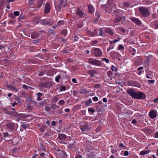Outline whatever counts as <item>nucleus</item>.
<instances>
[{
	"label": "nucleus",
	"instance_id": "ddd939ff",
	"mask_svg": "<svg viewBox=\"0 0 158 158\" xmlns=\"http://www.w3.org/2000/svg\"><path fill=\"white\" fill-rule=\"evenodd\" d=\"M116 5L114 0H109V6L111 7L110 9L114 8L115 7Z\"/></svg>",
	"mask_w": 158,
	"mask_h": 158
},
{
	"label": "nucleus",
	"instance_id": "f8f14e48",
	"mask_svg": "<svg viewBox=\"0 0 158 158\" xmlns=\"http://www.w3.org/2000/svg\"><path fill=\"white\" fill-rule=\"evenodd\" d=\"M88 126V125L86 124L81 127L80 128L82 131L84 132L89 131V129Z\"/></svg>",
	"mask_w": 158,
	"mask_h": 158
},
{
	"label": "nucleus",
	"instance_id": "0eeeda50",
	"mask_svg": "<svg viewBox=\"0 0 158 158\" xmlns=\"http://www.w3.org/2000/svg\"><path fill=\"white\" fill-rule=\"evenodd\" d=\"M65 74L66 73L65 72H63L60 73L59 75H58L56 77V82H58L59 81L60 79L61 78V77H62L63 78H64L65 77L64 76H63V75H65Z\"/></svg>",
	"mask_w": 158,
	"mask_h": 158
},
{
	"label": "nucleus",
	"instance_id": "79ce46f5",
	"mask_svg": "<svg viewBox=\"0 0 158 158\" xmlns=\"http://www.w3.org/2000/svg\"><path fill=\"white\" fill-rule=\"evenodd\" d=\"M129 155V152L127 151H125L124 152V155L125 156H127Z\"/></svg>",
	"mask_w": 158,
	"mask_h": 158
},
{
	"label": "nucleus",
	"instance_id": "f3484780",
	"mask_svg": "<svg viewBox=\"0 0 158 158\" xmlns=\"http://www.w3.org/2000/svg\"><path fill=\"white\" fill-rule=\"evenodd\" d=\"M128 83L129 85L132 86H135L138 84L137 82H135L132 81H128Z\"/></svg>",
	"mask_w": 158,
	"mask_h": 158
},
{
	"label": "nucleus",
	"instance_id": "4be33fe9",
	"mask_svg": "<svg viewBox=\"0 0 158 158\" xmlns=\"http://www.w3.org/2000/svg\"><path fill=\"white\" fill-rule=\"evenodd\" d=\"M100 14L99 12H98V11H96V12L95 15L96 16V17L95 19V21H96V22L98 20L100 16Z\"/></svg>",
	"mask_w": 158,
	"mask_h": 158
},
{
	"label": "nucleus",
	"instance_id": "6ab92c4d",
	"mask_svg": "<svg viewBox=\"0 0 158 158\" xmlns=\"http://www.w3.org/2000/svg\"><path fill=\"white\" fill-rule=\"evenodd\" d=\"M58 138L60 139L64 140L66 138V136L64 134H61L58 136Z\"/></svg>",
	"mask_w": 158,
	"mask_h": 158
},
{
	"label": "nucleus",
	"instance_id": "8fccbe9b",
	"mask_svg": "<svg viewBox=\"0 0 158 158\" xmlns=\"http://www.w3.org/2000/svg\"><path fill=\"white\" fill-rule=\"evenodd\" d=\"M45 110L46 111H49L50 110V108L48 106H47L45 107Z\"/></svg>",
	"mask_w": 158,
	"mask_h": 158
},
{
	"label": "nucleus",
	"instance_id": "bf43d9fd",
	"mask_svg": "<svg viewBox=\"0 0 158 158\" xmlns=\"http://www.w3.org/2000/svg\"><path fill=\"white\" fill-rule=\"evenodd\" d=\"M34 4V2H30L29 1V4L30 6H32V5L33 4Z\"/></svg>",
	"mask_w": 158,
	"mask_h": 158
},
{
	"label": "nucleus",
	"instance_id": "7ed1b4c3",
	"mask_svg": "<svg viewBox=\"0 0 158 158\" xmlns=\"http://www.w3.org/2000/svg\"><path fill=\"white\" fill-rule=\"evenodd\" d=\"M88 62L90 64L97 66H101V63L98 60L94 58H90L88 59Z\"/></svg>",
	"mask_w": 158,
	"mask_h": 158
},
{
	"label": "nucleus",
	"instance_id": "ea45409f",
	"mask_svg": "<svg viewBox=\"0 0 158 158\" xmlns=\"http://www.w3.org/2000/svg\"><path fill=\"white\" fill-rule=\"evenodd\" d=\"M75 158H82V157L81 155L79 154H77L76 155Z\"/></svg>",
	"mask_w": 158,
	"mask_h": 158
},
{
	"label": "nucleus",
	"instance_id": "6e6d98bb",
	"mask_svg": "<svg viewBox=\"0 0 158 158\" xmlns=\"http://www.w3.org/2000/svg\"><path fill=\"white\" fill-rule=\"evenodd\" d=\"M72 81L74 83H76L77 82L76 79L74 78L72 79Z\"/></svg>",
	"mask_w": 158,
	"mask_h": 158
},
{
	"label": "nucleus",
	"instance_id": "1a4fd4ad",
	"mask_svg": "<svg viewBox=\"0 0 158 158\" xmlns=\"http://www.w3.org/2000/svg\"><path fill=\"white\" fill-rule=\"evenodd\" d=\"M123 19V17L121 16H115L114 18L113 22L115 23H118L120 22Z\"/></svg>",
	"mask_w": 158,
	"mask_h": 158
},
{
	"label": "nucleus",
	"instance_id": "09e8293b",
	"mask_svg": "<svg viewBox=\"0 0 158 158\" xmlns=\"http://www.w3.org/2000/svg\"><path fill=\"white\" fill-rule=\"evenodd\" d=\"M88 110L90 112L92 113H93L94 112V110L91 108H89L88 109Z\"/></svg>",
	"mask_w": 158,
	"mask_h": 158
},
{
	"label": "nucleus",
	"instance_id": "423d86ee",
	"mask_svg": "<svg viewBox=\"0 0 158 158\" xmlns=\"http://www.w3.org/2000/svg\"><path fill=\"white\" fill-rule=\"evenodd\" d=\"M131 20L138 25H139L141 24V21L138 18L133 17L131 18Z\"/></svg>",
	"mask_w": 158,
	"mask_h": 158
},
{
	"label": "nucleus",
	"instance_id": "e2e57ef3",
	"mask_svg": "<svg viewBox=\"0 0 158 158\" xmlns=\"http://www.w3.org/2000/svg\"><path fill=\"white\" fill-rule=\"evenodd\" d=\"M154 102H158V98H157L156 99H154Z\"/></svg>",
	"mask_w": 158,
	"mask_h": 158
},
{
	"label": "nucleus",
	"instance_id": "c85d7f7f",
	"mask_svg": "<svg viewBox=\"0 0 158 158\" xmlns=\"http://www.w3.org/2000/svg\"><path fill=\"white\" fill-rule=\"evenodd\" d=\"M118 48L119 50H120L123 49H124V47L123 45L121 44H119L118 46Z\"/></svg>",
	"mask_w": 158,
	"mask_h": 158
},
{
	"label": "nucleus",
	"instance_id": "b1692460",
	"mask_svg": "<svg viewBox=\"0 0 158 158\" xmlns=\"http://www.w3.org/2000/svg\"><path fill=\"white\" fill-rule=\"evenodd\" d=\"M92 100L90 98L88 101H87L85 102V105L87 106H89V104L92 103Z\"/></svg>",
	"mask_w": 158,
	"mask_h": 158
},
{
	"label": "nucleus",
	"instance_id": "f257e3e1",
	"mask_svg": "<svg viewBox=\"0 0 158 158\" xmlns=\"http://www.w3.org/2000/svg\"><path fill=\"white\" fill-rule=\"evenodd\" d=\"M127 92L132 97L137 99H144L146 98L145 94L141 92L136 91L133 89H129L127 90Z\"/></svg>",
	"mask_w": 158,
	"mask_h": 158
},
{
	"label": "nucleus",
	"instance_id": "dca6fc26",
	"mask_svg": "<svg viewBox=\"0 0 158 158\" xmlns=\"http://www.w3.org/2000/svg\"><path fill=\"white\" fill-rule=\"evenodd\" d=\"M151 152V150H144L143 151H141L140 152V155L142 156L144 155L145 154H148Z\"/></svg>",
	"mask_w": 158,
	"mask_h": 158
},
{
	"label": "nucleus",
	"instance_id": "13d9d810",
	"mask_svg": "<svg viewBox=\"0 0 158 158\" xmlns=\"http://www.w3.org/2000/svg\"><path fill=\"white\" fill-rule=\"evenodd\" d=\"M61 89H60V91H62V90H65V87H64V86H62L61 88Z\"/></svg>",
	"mask_w": 158,
	"mask_h": 158
},
{
	"label": "nucleus",
	"instance_id": "9b49d317",
	"mask_svg": "<svg viewBox=\"0 0 158 158\" xmlns=\"http://www.w3.org/2000/svg\"><path fill=\"white\" fill-rule=\"evenodd\" d=\"M156 115L155 111L152 110L149 113V116L152 118H154L156 117Z\"/></svg>",
	"mask_w": 158,
	"mask_h": 158
},
{
	"label": "nucleus",
	"instance_id": "aec40b11",
	"mask_svg": "<svg viewBox=\"0 0 158 158\" xmlns=\"http://www.w3.org/2000/svg\"><path fill=\"white\" fill-rule=\"evenodd\" d=\"M10 114H12L15 117H20L21 114L19 113H18L17 112H14Z\"/></svg>",
	"mask_w": 158,
	"mask_h": 158
},
{
	"label": "nucleus",
	"instance_id": "49530a36",
	"mask_svg": "<svg viewBox=\"0 0 158 158\" xmlns=\"http://www.w3.org/2000/svg\"><path fill=\"white\" fill-rule=\"evenodd\" d=\"M157 15L155 14H153L152 15V17L153 19H155L157 18Z\"/></svg>",
	"mask_w": 158,
	"mask_h": 158
},
{
	"label": "nucleus",
	"instance_id": "6e6552de",
	"mask_svg": "<svg viewBox=\"0 0 158 158\" xmlns=\"http://www.w3.org/2000/svg\"><path fill=\"white\" fill-rule=\"evenodd\" d=\"M50 9V4L49 3H46L45 5L44 8V12L45 14L48 13Z\"/></svg>",
	"mask_w": 158,
	"mask_h": 158
},
{
	"label": "nucleus",
	"instance_id": "a211bd4d",
	"mask_svg": "<svg viewBox=\"0 0 158 158\" xmlns=\"http://www.w3.org/2000/svg\"><path fill=\"white\" fill-rule=\"evenodd\" d=\"M118 54L115 52H110V56L113 58H115L117 56Z\"/></svg>",
	"mask_w": 158,
	"mask_h": 158
},
{
	"label": "nucleus",
	"instance_id": "0e129e2a",
	"mask_svg": "<svg viewBox=\"0 0 158 158\" xmlns=\"http://www.w3.org/2000/svg\"><path fill=\"white\" fill-rule=\"evenodd\" d=\"M17 104L18 103L17 102H14L12 104V106L14 107L15 106L17 105Z\"/></svg>",
	"mask_w": 158,
	"mask_h": 158
},
{
	"label": "nucleus",
	"instance_id": "052dcab7",
	"mask_svg": "<svg viewBox=\"0 0 158 158\" xmlns=\"http://www.w3.org/2000/svg\"><path fill=\"white\" fill-rule=\"evenodd\" d=\"M103 101L104 102H107V99L106 98H103Z\"/></svg>",
	"mask_w": 158,
	"mask_h": 158
},
{
	"label": "nucleus",
	"instance_id": "69168bd1",
	"mask_svg": "<svg viewBox=\"0 0 158 158\" xmlns=\"http://www.w3.org/2000/svg\"><path fill=\"white\" fill-rule=\"evenodd\" d=\"M97 42L96 41L94 40L92 42V44H96L97 43Z\"/></svg>",
	"mask_w": 158,
	"mask_h": 158
},
{
	"label": "nucleus",
	"instance_id": "cd10ccee",
	"mask_svg": "<svg viewBox=\"0 0 158 158\" xmlns=\"http://www.w3.org/2000/svg\"><path fill=\"white\" fill-rule=\"evenodd\" d=\"M111 69L113 71L115 72L117 71V68L113 65L112 66Z\"/></svg>",
	"mask_w": 158,
	"mask_h": 158
},
{
	"label": "nucleus",
	"instance_id": "4d7b16f0",
	"mask_svg": "<svg viewBox=\"0 0 158 158\" xmlns=\"http://www.w3.org/2000/svg\"><path fill=\"white\" fill-rule=\"evenodd\" d=\"M155 137V138H157L158 137V132H157L156 133Z\"/></svg>",
	"mask_w": 158,
	"mask_h": 158
},
{
	"label": "nucleus",
	"instance_id": "2eb2a0df",
	"mask_svg": "<svg viewBox=\"0 0 158 158\" xmlns=\"http://www.w3.org/2000/svg\"><path fill=\"white\" fill-rule=\"evenodd\" d=\"M15 124L12 122L6 124V126L7 127L11 129L13 128Z\"/></svg>",
	"mask_w": 158,
	"mask_h": 158
},
{
	"label": "nucleus",
	"instance_id": "7c9ffc66",
	"mask_svg": "<svg viewBox=\"0 0 158 158\" xmlns=\"http://www.w3.org/2000/svg\"><path fill=\"white\" fill-rule=\"evenodd\" d=\"M14 15L17 16L19 15V12L18 11H15L13 13Z\"/></svg>",
	"mask_w": 158,
	"mask_h": 158
},
{
	"label": "nucleus",
	"instance_id": "f03ea898",
	"mask_svg": "<svg viewBox=\"0 0 158 158\" xmlns=\"http://www.w3.org/2000/svg\"><path fill=\"white\" fill-rule=\"evenodd\" d=\"M139 10L140 14L143 17H147L150 15L149 10L147 8L140 6L139 7Z\"/></svg>",
	"mask_w": 158,
	"mask_h": 158
},
{
	"label": "nucleus",
	"instance_id": "72a5a7b5",
	"mask_svg": "<svg viewBox=\"0 0 158 158\" xmlns=\"http://www.w3.org/2000/svg\"><path fill=\"white\" fill-rule=\"evenodd\" d=\"M154 25L156 27L158 28V21L154 22Z\"/></svg>",
	"mask_w": 158,
	"mask_h": 158
},
{
	"label": "nucleus",
	"instance_id": "603ef678",
	"mask_svg": "<svg viewBox=\"0 0 158 158\" xmlns=\"http://www.w3.org/2000/svg\"><path fill=\"white\" fill-rule=\"evenodd\" d=\"M114 34L113 32L111 30L109 29V34L112 35Z\"/></svg>",
	"mask_w": 158,
	"mask_h": 158
},
{
	"label": "nucleus",
	"instance_id": "4468645a",
	"mask_svg": "<svg viewBox=\"0 0 158 158\" xmlns=\"http://www.w3.org/2000/svg\"><path fill=\"white\" fill-rule=\"evenodd\" d=\"M89 12L90 13H92L94 11V7L91 5H89L88 6Z\"/></svg>",
	"mask_w": 158,
	"mask_h": 158
},
{
	"label": "nucleus",
	"instance_id": "c9c22d12",
	"mask_svg": "<svg viewBox=\"0 0 158 158\" xmlns=\"http://www.w3.org/2000/svg\"><path fill=\"white\" fill-rule=\"evenodd\" d=\"M45 104L44 102L39 103V105L40 107H43Z\"/></svg>",
	"mask_w": 158,
	"mask_h": 158
},
{
	"label": "nucleus",
	"instance_id": "39448f33",
	"mask_svg": "<svg viewBox=\"0 0 158 158\" xmlns=\"http://www.w3.org/2000/svg\"><path fill=\"white\" fill-rule=\"evenodd\" d=\"M113 13L116 16H122L124 13V12L122 10L119 9L114 10Z\"/></svg>",
	"mask_w": 158,
	"mask_h": 158
},
{
	"label": "nucleus",
	"instance_id": "2f4dec72",
	"mask_svg": "<svg viewBox=\"0 0 158 158\" xmlns=\"http://www.w3.org/2000/svg\"><path fill=\"white\" fill-rule=\"evenodd\" d=\"M146 72L147 73V74L149 76L151 75L152 73V72L149 70H147Z\"/></svg>",
	"mask_w": 158,
	"mask_h": 158
},
{
	"label": "nucleus",
	"instance_id": "de8ad7c7",
	"mask_svg": "<svg viewBox=\"0 0 158 158\" xmlns=\"http://www.w3.org/2000/svg\"><path fill=\"white\" fill-rule=\"evenodd\" d=\"M120 30L121 31L123 32H124L125 31V29L123 27H120Z\"/></svg>",
	"mask_w": 158,
	"mask_h": 158
},
{
	"label": "nucleus",
	"instance_id": "4c0bfd02",
	"mask_svg": "<svg viewBox=\"0 0 158 158\" xmlns=\"http://www.w3.org/2000/svg\"><path fill=\"white\" fill-rule=\"evenodd\" d=\"M102 61H105L106 63H109V60L105 58H102Z\"/></svg>",
	"mask_w": 158,
	"mask_h": 158
},
{
	"label": "nucleus",
	"instance_id": "c756f323",
	"mask_svg": "<svg viewBox=\"0 0 158 158\" xmlns=\"http://www.w3.org/2000/svg\"><path fill=\"white\" fill-rule=\"evenodd\" d=\"M61 33L64 35H66L67 34V31L66 29L63 30L61 32Z\"/></svg>",
	"mask_w": 158,
	"mask_h": 158
},
{
	"label": "nucleus",
	"instance_id": "e433bc0d",
	"mask_svg": "<svg viewBox=\"0 0 158 158\" xmlns=\"http://www.w3.org/2000/svg\"><path fill=\"white\" fill-rule=\"evenodd\" d=\"M155 80H148V82L149 84H153Z\"/></svg>",
	"mask_w": 158,
	"mask_h": 158
},
{
	"label": "nucleus",
	"instance_id": "5fc2aeb1",
	"mask_svg": "<svg viewBox=\"0 0 158 158\" xmlns=\"http://www.w3.org/2000/svg\"><path fill=\"white\" fill-rule=\"evenodd\" d=\"M143 68L142 67H139L137 69V71H141V70L143 69Z\"/></svg>",
	"mask_w": 158,
	"mask_h": 158
},
{
	"label": "nucleus",
	"instance_id": "393cba45",
	"mask_svg": "<svg viewBox=\"0 0 158 158\" xmlns=\"http://www.w3.org/2000/svg\"><path fill=\"white\" fill-rule=\"evenodd\" d=\"M64 21L63 20H59L58 23L57 25L58 26H60L61 25H63L64 24Z\"/></svg>",
	"mask_w": 158,
	"mask_h": 158
},
{
	"label": "nucleus",
	"instance_id": "58836bf2",
	"mask_svg": "<svg viewBox=\"0 0 158 158\" xmlns=\"http://www.w3.org/2000/svg\"><path fill=\"white\" fill-rule=\"evenodd\" d=\"M117 151L116 148H114L113 149L111 150V152L112 153H114L116 152Z\"/></svg>",
	"mask_w": 158,
	"mask_h": 158
},
{
	"label": "nucleus",
	"instance_id": "a18cd8bd",
	"mask_svg": "<svg viewBox=\"0 0 158 158\" xmlns=\"http://www.w3.org/2000/svg\"><path fill=\"white\" fill-rule=\"evenodd\" d=\"M93 99L95 101H97L98 100V98L97 97H95L93 98Z\"/></svg>",
	"mask_w": 158,
	"mask_h": 158
},
{
	"label": "nucleus",
	"instance_id": "20e7f679",
	"mask_svg": "<svg viewBox=\"0 0 158 158\" xmlns=\"http://www.w3.org/2000/svg\"><path fill=\"white\" fill-rule=\"evenodd\" d=\"M94 53L96 56H100L102 55V52L100 49L97 48L93 49Z\"/></svg>",
	"mask_w": 158,
	"mask_h": 158
},
{
	"label": "nucleus",
	"instance_id": "c03bdc74",
	"mask_svg": "<svg viewBox=\"0 0 158 158\" xmlns=\"http://www.w3.org/2000/svg\"><path fill=\"white\" fill-rule=\"evenodd\" d=\"M114 45V43H113V44H110V46L109 47V48H110V49L113 48Z\"/></svg>",
	"mask_w": 158,
	"mask_h": 158
},
{
	"label": "nucleus",
	"instance_id": "338daca9",
	"mask_svg": "<svg viewBox=\"0 0 158 158\" xmlns=\"http://www.w3.org/2000/svg\"><path fill=\"white\" fill-rule=\"evenodd\" d=\"M119 147H125V146H124L123 145V143H120L119 144Z\"/></svg>",
	"mask_w": 158,
	"mask_h": 158
},
{
	"label": "nucleus",
	"instance_id": "9d476101",
	"mask_svg": "<svg viewBox=\"0 0 158 158\" xmlns=\"http://www.w3.org/2000/svg\"><path fill=\"white\" fill-rule=\"evenodd\" d=\"M77 14L80 17H82L85 15V14L79 8L77 10Z\"/></svg>",
	"mask_w": 158,
	"mask_h": 158
},
{
	"label": "nucleus",
	"instance_id": "a878e982",
	"mask_svg": "<svg viewBox=\"0 0 158 158\" xmlns=\"http://www.w3.org/2000/svg\"><path fill=\"white\" fill-rule=\"evenodd\" d=\"M41 23L43 25H48V20L46 19H44L41 21Z\"/></svg>",
	"mask_w": 158,
	"mask_h": 158
},
{
	"label": "nucleus",
	"instance_id": "473e14b6",
	"mask_svg": "<svg viewBox=\"0 0 158 158\" xmlns=\"http://www.w3.org/2000/svg\"><path fill=\"white\" fill-rule=\"evenodd\" d=\"M131 52L132 55H134L135 53V49L132 48L131 50Z\"/></svg>",
	"mask_w": 158,
	"mask_h": 158
},
{
	"label": "nucleus",
	"instance_id": "bb28decb",
	"mask_svg": "<svg viewBox=\"0 0 158 158\" xmlns=\"http://www.w3.org/2000/svg\"><path fill=\"white\" fill-rule=\"evenodd\" d=\"M64 103V100H61L58 102V104L60 105H63Z\"/></svg>",
	"mask_w": 158,
	"mask_h": 158
},
{
	"label": "nucleus",
	"instance_id": "5701e85b",
	"mask_svg": "<svg viewBox=\"0 0 158 158\" xmlns=\"http://www.w3.org/2000/svg\"><path fill=\"white\" fill-rule=\"evenodd\" d=\"M54 23V21L52 19L48 20V25H51Z\"/></svg>",
	"mask_w": 158,
	"mask_h": 158
},
{
	"label": "nucleus",
	"instance_id": "37998d69",
	"mask_svg": "<svg viewBox=\"0 0 158 158\" xmlns=\"http://www.w3.org/2000/svg\"><path fill=\"white\" fill-rule=\"evenodd\" d=\"M27 108H28V109L29 110H31L32 109V107L31 106H30L29 105H27Z\"/></svg>",
	"mask_w": 158,
	"mask_h": 158
},
{
	"label": "nucleus",
	"instance_id": "774afa93",
	"mask_svg": "<svg viewBox=\"0 0 158 158\" xmlns=\"http://www.w3.org/2000/svg\"><path fill=\"white\" fill-rule=\"evenodd\" d=\"M52 124L53 125V126H55V125H56V123L55 122V121H53L52 123Z\"/></svg>",
	"mask_w": 158,
	"mask_h": 158
},
{
	"label": "nucleus",
	"instance_id": "680f3d73",
	"mask_svg": "<svg viewBox=\"0 0 158 158\" xmlns=\"http://www.w3.org/2000/svg\"><path fill=\"white\" fill-rule=\"evenodd\" d=\"M64 111L66 112H68L70 111V109L69 108H66L65 109Z\"/></svg>",
	"mask_w": 158,
	"mask_h": 158
},
{
	"label": "nucleus",
	"instance_id": "864d4df0",
	"mask_svg": "<svg viewBox=\"0 0 158 158\" xmlns=\"http://www.w3.org/2000/svg\"><path fill=\"white\" fill-rule=\"evenodd\" d=\"M137 123L135 119H134L131 122V123L132 124H135Z\"/></svg>",
	"mask_w": 158,
	"mask_h": 158
},
{
	"label": "nucleus",
	"instance_id": "a19ab883",
	"mask_svg": "<svg viewBox=\"0 0 158 158\" xmlns=\"http://www.w3.org/2000/svg\"><path fill=\"white\" fill-rule=\"evenodd\" d=\"M44 73L41 72H40L38 74V75L40 76H43L44 75Z\"/></svg>",
	"mask_w": 158,
	"mask_h": 158
},
{
	"label": "nucleus",
	"instance_id": "3c124183",
	"mask_svg": "<svg viewBox=\"0 0 158 158\" xmlns=\"http://www.w3.org/2000/svg\"><path fill=\"white\" fill-rule=\"evenodd\" d=\"M99 34L100 35H102L103 31L102 29H100L99 30Z\"/></svg>",
	"mask_w": 158,
	"mask_h": 158
},
{
	"label": "nucleus",
	"instance_id": "f704fd0d",
	"mask_svg": "<svg viewBox=\"0 0 158 158\" xmlns=\"http://www.w3.org/2000/svg\"><path fill=\"white\" fill-rule=\"evenodd\" d=\"M118 41V40L117 39H115L112 41H109V42L110 44H113V43H115L116 42H117Z\"/></svg>",
	"mask_w": 158,
	"mask_h": 158
},
{
	"label": "nucleus",
	"instance_id": "412c9836",
	"mask_svg": "<svg viewBox=\"0 0 158 158\" xmlns=\"http://www.w3.org/2000/svg\"><path fill=\"white\" fill-rule=\"evenodd\" d=\"M37 100L38 101H41L42 99L40 98L41 96L42 95V94L40 93H38L37 94Z\"/></svg>",
	"mask_w": 158,
	"mask_h": 158
}]
</instances>
